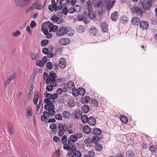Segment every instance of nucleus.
<instances>
[{"label":"nucleus","instance_id":"obj_1","mask_svg":"<svg viewBox=\"0 0 157 157\" xmlns=\"http://www.w3.org/2000/svg\"><path fill=\"white\" fill-rule=\"evenodd\" d=\"M45 102L47 103L44 106V109L47 111H44L43 112V115L40 117L41 120L44 122H46L48 120L49 115L53 116L55 114V111L54 110V106L53 103L55 102V101H53L52 102L51 101L45 99Z\"/></svg>","mask_w":157,"mask_h":157},{"label":"nucleus","instance_id":"obj_2","mask_svg":"<svg viewBox=\"0 0 157 157\" xmlns=\"http://www.w3.org/2000/svg\"><path fill=\"white\" fill-rule=\"evenodd\" d=\"M43 77L47 84L49 85L51 84L53 86H56L57 84L55 79L56 77V75L55 72H50L49 75L46 72H44L43 74Z\"/></svg>","mask_w":157,"mask_h":157},{"label":"nucleus","instance_id":"obj_3","mask_svg":"<svg viewBox=\"0 0 157 157\" xmlns=\"http://www.w3.org/2000/svg\"><path fill=\"white\" fill-rule=\"evenodd\" d=\"M64 0H57L55 5H50L48 6L49 11L52 12L54 10L55 11H57L58 10H60L62 7V2Z\"/></svg>","mask_w":157,"mask_h":157},{"label":"nucleus","instance_id":"obj_4","mask_svg":"<svg viewBox=\"0 0 157 157\" xmlns=\"http://www.w3.org/2000/svg\"><path fill=\"white\" fill-rule=\"evenodd\" d=\"M31 0H14L15 5L20 8H24L29 6Z\"/></svg>","mask_w":157,"mask_h":157},{"label":"nucleus","instance_id":"obj_5","mask_svg":"<svg viewBox=\"0 0 157 157\" xmlns=\"http://www.w3.org/2000/svg\"><path fill=\"white\" fill-rule=\"evenodd\" d=\"M59 131H58V135L61 136H63L64 133L65 132L67 131L68 129V127L67 124H60L58 126Z\"/></svg>","mask_w":157,"mask_h":157},{"label":"nucleus","instance_id":"obj_6","mask_svg":"<svg viewBox=\"0 0 157 157\" xmlns=\"http://www.w3.org/2000/svg\"><path fill=\"white\" fill-rule=\"evenodd\" d=\"M52 23L50 22H47L42 24V29L44 33L48 34L50 31Z\"/></svg>","mask_w":157,"mask_h":157},{"label":"nucleus","instance_id":"obj_7","mask_svg":"<svg viewBox=\"0 0 157 157\" xmlns=\"http://www.w3.org/2000/svg\"><path fill=\"white\" fill-rule=\"evenodd\" d=\"M152 5V2L151 0H144L142 3L143 8L145 10L150 9V7Z\"/></svg>","mask_w":157,"mask_h":157},{"label":"nucleus","instance_id":"obj_8","mask_svg":"<svg viewBox=\"0 0 157 157\" xmlns=\"http://www.w3.org/2000/svg\"><path fill=\"white\" fill-rule=\"evenodd\" d=\"M51 20L53 22L57 24H59L64 21L63 18L58 17L56 15H54L52 17Z\"/></svg>","mask_w":157,"mask_h":157},{"label":"nucleus","instance_id":"obj_9","mask_svg":"<svg viewBox=\"0 0 157 157\" xmlns=\"http://www.w3.org/2000/svg\"><path fill=\"white\" fill-rule=\"evenodd\" d=\"M65 27L62 26L59 28L56 32V35L61 36L65 35Z\"/></svg>","mask_w":157,"mask_h":157},{"label":"nucleus","instance_id":"obj_10","mask_svg":"<svg viewBox=\"0 0 157 157\" xmlns=\"http://www.w3.org/2000/svg\"><path fill=\"white\" fill-rule=\"evenodd\" d=\"M65 34L70 36H72L74 33V31L72 28L70 27H65Z\"/></svg>","mask_w":157,"mask_h":157},{"label":"nucleus","instance_id":"obj_11","mask_svg":"<svg viewBox=\"0 0 157 157\" xmlns=\"http://www.w3.org/2000/svg\"><path fill=\"white\" fill-rule=\"evenodd\" d=\"M132 13L137 14H141L143 13L141 9L138 7H133L131 9Z\"/></svg>","mask_w":157,"mask_h":157},{"label":"nucleus","instance_id":"obj_12","mask_svg":"<svg viewBox=\"0 0 157 157\" xmlns=\"http://www.w3.org/2000/svg\"><path fill=\"white\" fill-rule=\"evenodd\" d=\"M38 96H39V93L38 92H36L35 93V96L33 98V102L36 105V108L40 109V101L39 102V103L37 105V101L38 99Z\"/></svg>","mask_w":157,"mask_h":157},{"label":"nucleus","instance_id":"obj_13","mask_svg":"<svg viewBox=\"0 0 157 157\" xmlns=\"http://www.w3.org/2000/svg\"><path fill=\"white\" fill-rule=\"evenodd\" d=\"M77 141V139L75 134L72 135L70 136L69 139L68 140V143L69 144L72 145Z\"/></svg>","mask_w":157,"mask_h":157},{"label":"nucleus","instance_id":"obj_14","mask_svg":"<svg viewBox=\"0 0 157 157\" xmlns=\"http://www.w3.org/2000/svg\"><path fill=\"white\" fill-rule=\"evenodd\" d=\"M59 67L63 69L66 66L67 63L65 59L63 58L60 59L59 61Z\"/></svg>","mask_w":157,"mask_h":157},{"label":"nucleus","instance_id":"obj_15","mask_svg":"<svg viewBox=\"0 0 157 157\" xmlns=\"http://www.w3.org/2000/svg\"><path fill=\"white\" fill-rule=\"evenodd\" d=\"M32 5L34 9L40 10L42 9L41 4L39 3V0H36Z\"/></svg>","mask_w":157,"mask_h":157},{"label":"nucleus","instance_id":"obj_16","mask_svg":"<svg viewBox=\"0 0 157 157\" xmlns=\"http://www.w3.org/2000/svg\"><path fill=\"white\" fill-rule=\"evenodd\" d=\"M148 23L147 21H142L140 23V26L143 29H146L148 28Z\"/></svg>","mask_w":157,"mask_h":157},{"label":"nucleus","instance_id":"obj_17","mask_svg":"<svg viewBox=\"0 0 157 157\" xmlns=\"http://www.w3.org/2000/svg\"><path fill=\"white\" fill-rule=\"evenodd\" d=\"M70 40L67 38H62L59 41V43L62 45H67L70 43Z\"/></svg>","mask_w":157,"mask_h":157},{"label":"nucleus","instance_id":"obj_18","mask_svg":"<svg viewBox=\"0 0 157 157\" xmlns=\"http://www.w3.org/2000/svg\"><path fill=\"white\" fill-rule=\"evenodd\" d=\"M88 122L89 125L91 126H94L96 123V121L95 118L93 117H89Z\"/></svg>","mask_w":157,"mask_h":157},{"label":"nucleus","instance_id":"obj_19","mask_svg":"<svg viewBox=\"0 0 157 157\" xmlns=\"http://www.w3.org/2000/svg\"><path fill=\"white\" fill-rule=\"evenodd\" d=\"M87 12H84L83 14L79 15L78 17V20L79 21H84L87 19L86 17L87 16Z\"/></svg>","mask_w":157,"mask_h":157},{"label":"nucleus","instance_id":"obj_20","mask_svg":"<svg viewBox=\"0 0 157 157\" xmlns=\"http://www.w3.org/2000/svg\"><path fill=\"white\" fill-rule=\"evenodd\" d=\"M103 138V136H95L92 137V141L93 143L96 144L101 139H102Z\"/></svg>","mask_w":157,"mask_h":157},{"label":"nucleus","instance_id":"obj_21","mask_svg":"<svg viewBox=\"0 0 157 157\" xmlns=\"http://www.w3.org/2000/svg\"><path fill=\"white\" fill-rule=\"evenodd\" d=\"M101 129H99L98 128H95L92 130V133L93 134L97 136H103V135H101Z\"/></svg>","mask_w":157,"mask_h":157},{"label":"nucleus","instance_id":"obj_22","mask_svg":"<svg viewBox=\"0 0 157 157\" xmlns=\"http://www.w3.org/2000/svg\"><path fill=\"white\" fill-rule=\"evenodd\" d=\"M84 143L87 147H91L92 144L93 142L92 140L90 137H88L85 140Z\"/></svg>","mask_w":157,"mask_h":157},{"label":"nucleus","instance_id":"obj_23","mask_svg":"<svg viewBox=\"0 0 157 157\" xmlns=\"http://www.w3.org/2000/svg\"><path fill=\"white\" fill-rule=\"evenodd\" d=\"M68 104L69 106L71 107H74L76 105L74 101V99L71 98H69L68 99Z\"/></svg>","mask_w":157,"mask_h":157},{"label":"nucleus","instance_id":"obj_24","mask_svg":"<svg viewBox=\"0 0 157 157\" xmlns=\"http://www.w3.org/2000/svg\"><path fill=\"white\" fill-rule=\"evenodd\" d=\"M101 28L103 32H106L108 31V26L105 22H103L101 25Z\"/></svg>","mask_w":157,"mask_h":157},{"label":"nucleus","instance_id":"obj_25","mask_svg":"<svg viewBox=\"0 0 157 157\" xmlns=\"http://www.w3.org/2000/svg\"><path fill=\"white\" fill-rule=\"evenodd\" d=\"M140 21L139 18L137 17H134L132 20V24L134 25H138L140 23Z\"/></svg>","mask_w":157,"mask_h":157},{"label":"nucleus","instance_id":"obj_26","mask_svg":"<svg viewBox=\"0 0 157 157\" xmlns=\"http://www.w3.org/2000/svg\"><path fill=\"white\" fill-rule=\"evenodd\" d=\"M87 9L88 11H90L92 10V5L91 1L88 0L86 3Z\"/></svg>","mask_w":157,"mask_h":157},{"label":"nucleus","instance_id":"obj_27","mask_svg":"<svg viewBox=\"0 0 157 157\" xmlns=\"http://www.w3.org/2000/svg\"><path fill=\"white\" fill-rule=\"evenodd\" d=\"M88 15L89 17L92 19H94L96 16V13L95 12H92V10L88 11Z\"/></svg>","mask_w":157,"mask_h":157},{"label":"nucleus","instance_id":"obj_28","mask_svg":"<svg viewBox=\"0 0 157 157\" xmlns=\"http://www.w3.org/2000/svg\"><path fill=\"white\" fill-rule=\"evenodd\" d=\"M83 131L85 134H88L91 132V129L89 126L85 125L83 127Z\"/></svg>","mask_w":157,"mask_h":157},{"label":"nucleus","instance_id":"obj_29","mask_svg":"<svg viewBox=\"0 0 157 157\" xmlns=\"http://www.w3.org/2000/svg\"><path fill=\"white\" fill-rule=\"evenodd\" d=\"M90 35L92 36H95L97 33L98 30L95 28L92 27L89 30Z\"/></svg>","mask_w":157,"mask_h":157},{"label":"nucleus","instance_id":"obj_30","mask_svg":"<svg viewBox=\"0 0 157 157\" xmlns=\"http://www.w3.org/2000/svg\"><path fill=\"white\" fill-rule=\"evenodd\" d=\"M67 86L69 89L72 90L75 88L74 83L71 81H69L67 83Z\"/></svg>","mask_w":157,"mask_h":157},{"label":"nucleus","instance_id":"obj_31","mask_svg":"<svg viewBox=\"0 0 157 157\" xmlns=\"http://www.w3.org/2000/svg\"><path fill=\"white\" fill-rule=\"evenodd\" d=\"M63 117L66 119H68L70 118V113L67 111H64L62 114Z\"/></svg>","mask_w":157,"mask_h":157},{"label":"nucleus","instance_id":"obj_32","mask_svg":"<svg viewBox=\"0 0 157 157\" xmlns=\"http://www.w3.org/2000/svg\"><path fill=\"white\" fill-rule=\"evenodd\" d=\"M82 114V112L80 109H78L75 111V116L77 119H79Z\"/></svg>","mask_w":157,"mask_h":157},{"label":"nucleus","instance_id":"obj_33","mask_svg":"<svg viewBox=\"0 0 157 157\" xmlns=\"http://www.w3.org/2000/svg\"><path fill=\"white\" fill-rule=\"evenodd\" d=\"M89 118L86 114H84L81 117V120L82 123H86L88 121Z\"/></svg>","mask_w":157,"mask_h":157},{"label":"nucleus","instance_id":"obj_34","mask_svg":"<svg viewBox=\"0 0 157 157\" xmlns=\"http://www.w3.org/2000/svg\"><path fill=\"white\" fill-rule=\"evenodd\" d=\"M78 95L83 96L85 94L86 91L83 88H80L78 89Z\"/></svg>","mask_w":157,"mask_h":157},{"label":"nucleus","instance_id":"obj_35","mask_svg":"<svg viewBox=\"0 0 157 157\" xmlns=\"http://www.w3.org/2000/svg\"><path fill=\"white\" fill-rule=\"evenodd\" d=\"M32 115V110L30 106L27 107V115L28 117H30Z\"/></svg>","mask_w":157,"mask_h":157},{"label":"nucleus","instance_id":"obj_36","mask_svg":"<svg viewBox=\"0 0 157 157\" xmlns=\"http://www.w3.org/2000/svg\"><path fill=\"white\" fill-rule=\"evenodd\" d=\"M8 128L10 134L11 135L13 134L14 132V128L11 123H9L8 124Z\"/></svg>","mask_w":157,"mask_h":157},{"label":"nucleus","instance_id":"obj_37","mask_svg":"<svg viewBox=\"0 0 157 157\" xmlns=\"http://www.w3.org/2000/svg\"><path fill=\"white\" fill-rule=\"evenodd\" d=\"M95 147L96 151H100L102 150V147L101 144L97 143L95 144Z\"/></svg>","mask_w":157,"mask_h":157},{"label":"nucleus","instance_id":"obj_38","mask_svg":"<svg viewBox=\"0 0 157 157\" xmlns=\"http://www.w3.org/2000/svg\"><path fill=\"white\" fill-rule=\"evenodd\" d=\"M35 64L36 66L40 67H43L44 65L43 61L39 59H38L36 61Z\"/></svg>","mask_w":157,"mask_h":157},{"label":"nucleus","instance_id":"obj_39","mask_svg":"<svg viewBox=\"0 0 157 157\" xmlns=\"http://www.w3.org/2000/svg\"><path fill=\"white\" fill-rule=\"evenodd\" d=\"M120 119L121 121L123 123H126L128 122V118L126 117L124 115L121 116Z\"/></svg>","mask_w":157,"mask_h":157},{"label":"nucleus","instance_id":"obj_40","mask_svg":"<svg viewBox=\"0 0 157 157\" xmlns=\"http://www.w3.org/2000/svg\"><path fill=\"white\" fill-rule=\"evenodd\" d=\"M82 109L83 112L85 113H88L89 110L88 106L86 105H84L82 107Z\"/></svg>","mask_w":157,"mask_h":157},{"label":"nucleus","instance_id":"obj_41","mask_svg":"<svg viewBox=\"0 0 157 157\" xmlns=\"http://www.w3.org/2000/svg\"><path fill=\"white\" fill-rule=\"evenodd\" d=\"M85 29L84 27L82 25H79L77 28V31L79 33H82L84 32L85 30Z\"/></svg>","mask_w":157,"mask_h":157},{"label":"nucleus","instance_id":"obj_42","mask_svg":"<svg viewBox=\"0 0 157 157\" xmlns=\"http://www.w3.org/2000/svg\"><path fill=\"white\" fill-rule=\"evenodd\" d=\"M90 98L88 96H86L82 99V101L83 103H87L90 102Z\"/></svg>","mask_w":157,"mask_h":157},{"label":"nucleus","instance_id":"obj_43","mask_svg":"<svg viewBox=\"0 0 157 157\" xmlns=\"http://www.w3.org/2000/svg\"><path fill=\"white\" fill-rule=\"evenodd\" d=\"M111 19L113 21H116L118 18L117 13L116 12H114L111 15Z\"/></svg>","mask_w":157,"mask_h":157},{"label":"nucleus","instance_id":"obj_44","mask_svg":"<svg viewBox=\"0 0 157 157\" xmlns=\"http://www.w3.org/2000/svg\"><path fill=\"white\" fill-rule=\"evenodd\" d=\"M58 26H54L53 24L52 23V25H51L50 32H51L52 31L54 32H55L56 30L58 29Z\"/></svg>","mask_w":157,"mask_h":157},{"label":"nucleus","instance_id":"obj_45","mask_svg":"<svg viewBox=\"0 0 157 157\" xmlns=\"http://www.w3.org/2000/svg\"><path fill=\"white\" fill-rule=\"evenodd\" d=\"M126 157H134V154L131 150L128 151L126 153Z\"/></svg>","mask_w":157,"mask_h":157},{"label":"nucleus","instance_id":"obj_46","mask_svg":"<svg viewBox=\"0 0 157 157\" xmlns=\"http://www.w3.org/2000/svg\"><path fill=\"white\" fill-rule=\"evenodd\" d=\"M49 84L50 85H48L46 86V89L47 90L50 92L53 90V87H55L56 86H53L52 84L51 85V84Z\"/></svg>","mask_w":157,"mask_h":157},{"label":"nucleus","instance_id":"obj_47","mask_svg":"<svg viewBox=\"0 0 157 157\" xmlns=\"http://www.w3.org/2000/svg\"><path fill=\"white\" fill-rule=\"evenodd\" d=\"M67 142V136L66 135L63 136L61 140V143L62 144H65Z\"/></svg>","mask_w":157,"mask_h":157},{"label":"nucleus","instance_id":"obj_48","mask_svg":"<svg viewBox=\"0 0 157 157\" xmlns=\"http://www.w3.org/2000/svg\"><path fill=\"white\" fill-rule=\"evenodd\" d=\"M88 155H89L90 157H94L95 156V153L93 150H91L88 151Z\"/></svg>","mask_w":157,"mask_h":157},{"label":"nucleus","instance_id":"obj_49","mask_svg":"<svg viewBox=\"0 0 157 157\" xmlns=\"http://www.w3.org/2000/svg\"><path fill=\"white\" fill-rule=\"evenodd\" d=\"M48 41L47 40H44L41 41L40 45L42 47H44L48 43Z\"/></svg>","mask_w":157,"mask_h":157},{"label":"nucleus","instance_id":"obj_50","mask_svg":"<svg viewBox=\"0 0 157 157\" xmlns=\"http://www.w3.org/2000/svg\"><path fill=\"white\" fill-rule=\"evenodd\" d=\"M73 7L75 11L76 12H79L81 9V6L79 5H76Z\"/></svg>","mask_w":157,"mask_h":157},{"label":"nucleus","instance_id":"obj_51","mask_svg":"<svg viewBox=\"0 0 157 157\" xmlns=\"http://www.w3.org/2000/svg\"><path fill=\"white\" fill-rule=\"evenodd\" d=\"M63 148L64 149L67 150L68 151H70V145H69L68 144H63Z\"/></svg>","mask_w":157,"mask_h":157},{"label":"nucleus","instance_id":"obj_52","mask_svg":"<svg viewBox=\"0 0 157 157\" xmlns=\"http://www.w3.org/2000/svg\"><path fill=\"white\" fill-rule=\"evenodd\" d=\"M55 118L57 120L61 121L62 120L63 117L62 115L60 114H57L55 115Z\"/></svg>","mask_w":157,"mask_h":157},{"label":"nucleus","instance_id":"obj_53","mask_svg":"<svg viewBox=\"0 0 157 157\" xmlns=\"http://www.w3.org/2000/svg\"><path fill=\"white\" fill-rule=\"evenodd\" d=\"M149 150L152 152H156V148L153 145H151L149 148Z\"/></svg>","mask_w":157,"mask_h":157},{"label":"nucleus","instance_id":"obj_54","mask_svg":"<svg viewBox=\"0 0 157 157\" xmlns=\"http://www.w3.org/2000/svg\"><path fill=\"white\" fill-rule=\"evenodd\" d=\"M92 104L93 105L97 107L98 104V102L96 100L93 99L91 100Z\"/></svg>","mask_w":157,"mask_h":157},{"label":"nucleus","instance_id":"obj_55","mask_svg":"<svg viewBox=\"0 0 157 157\" xmlns=\"http://www.w3.org/2000/svg\"><path fill=\"white\" fill-rule=\"evenodd\" d=\"M68 4H71L72 6L75 5L76 2V0H66Z\"/></svg>","mask_w":157,"mask_h":157},{"label":"nucleus","instance_id":"obj_56","mask_svg":"<svg viewBox=\"0 0 157 157\" xmlns=\"http://www.w3.org/2000/svg\"><path fill=\"white\" fill-rule=\"evenodd\" d=\"M71 91L74 96H78V90H77L75 89V88H74L72 90H71Z\"/></svg>","mask_w":157,"mask_h":157},{"label":"nucleus","instance_id":"obj_57","mask_svg":"<svg viewBox=\"0 0 157 157\" xmlns=\"http://www.w3.org/2000/svg\"><path fill=\"white\" fill-rule=\"evenodd\" d=\"M45 96L48 99H52V94L50 93H48L46 92V93L44 94Z\"/></svg>","mask_w":157,"mask_h":157},{"label":"nucleus","instance_id":"obj_58","mask_svg":"<svg viewBox=\"0 0 157 157\" xmlns=\"http://www.w3.org/2000/svg\"><path fill=\"white\" fill-rule=\"evenodd\" d=\"M20 34V32L19 30H17L16 32L13 33V35L14 37H17Z\"/></svg>","mask_w":157,"mask_h":157},{"label":"nucleus","instance_id":"obj_59","mask_svg":"<svg viewBox=\"0 0 157 157\" xmlns=\"http://www.w3.org/2000/svg\"><path fill=\"white\" fill-rule=\"evenodd\" d=\"M31 56L33 60H36V59L37 56L35 53L34 52H31Z\"/></svg>","mask_w":157,"mask_h":157},{"label":"nucleus","instance_id":"obj_60","mask_svg":"<svg viewBox=\"0 0 157 157\" xmlns=\"http://www.w3.org/2000/svg\"><path fill=\"white\" fill-rule=\"evenodd\" d=\"M47 67L49 69H51L53 68L52 64L51 62H48L47 64Z\"/></svg>","mask_w":157,"mask_h":157},{"label":"nucleus","instance_id":"obj_61","mask_svg":"<svg viewBox=\"0 0 157 157\" xmlns=\"http://www.w3.org/2000/svg\"><path fill=\"white\" fill-rule=\"evenodd\" d=\"M96 3L95 5L98 7H99L102 4V2L101 0L98 1L96 2Z\"/></svg>","mask_w":157,"mask_h":157},{"label":"nucleus","instance_id":"obj_62","mask_svg":"<svg viewBox=\"0 0 157 157\" xmlns=\"http://www.w3.org/2000/svg\"><path fill=\"white\" fill-rule=\"evenodd\" d=\"M74 153L75 156L76 157H81V154L79 151H75Z\"/></svg>","mask_w":157,"mask_h":157},{"label":"nucleus","instance_id":"obj_63","mask_svg":"<svg viewBox=\"0 0 157 157\" xmlns=\"http://www.w3.org/2000/svg\"><path fill=\"white\" fill-rule=\"evenodd\" d=\"M114 5L113 2L112 3H109L107 6V9L108 10H109Z\"/></svg>","mask_w":157,"mask_h":157},{"label":"nucleus","instance_id":"obj_64","mask_svg":"<svg viewBox=\"0 0 157 157\" xmlns=\"http://www.w3.org/2000/svg\"><path fill=\"white\" fill-rule=\"evenodd\" d=\"M15 76L14 74H12L7 79L10 82H11L15 78Z\"/></svg>","mask_w":157,"mask_h":157}]
</instances>
